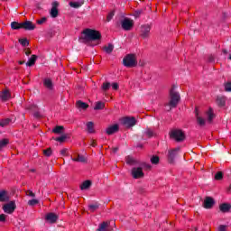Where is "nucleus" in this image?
I'll return each mask as SVG.
<instances>
[{
	"label": "nucleus",
	"mask_w": 231,
	"mask_h": 231,
	"mask_svg": "<svg viewBox=\"0 0 231 231\" xmlns=\"http://www.w3.org/2000/svg\"><path fill=\"white\" fill-rule=\"evenodd\" d=\"M79 41L89 46H98L102 42V33L100 31L87 28L81 32Z\"/></svg>",
	"instance_id": "f257e3e1"
},
{
	"label": "nucleus",
	"mask_w": 231,
	"mask_h": 231,
	"mask_svg": "<svg viewBox=\"0 0 231 231\" xmlns=\"http://www.w3.org/2000/svg\"><path fill=\"white\" fill-rule=\"evenodd\" d=\"M180 100L181 97H180V93L175 90V87H171L170 89V101L164 104V107L166 111H171V109H174L178 107V104H180Z\"/></svg>",
	"instance_id": "f03ea898"
},
{
	"label": "nucleus",
	"mask_w": 231,
	"mask_h": 231,
	"mask_svg": "<svg viewBox=\"0 0 231 231\" xmlns=\"http://www.w3.org/2000/svg\"><path fill=\"white\" fill-rule=\"evenodd\" d=\"M123 65L125 68H136L138 66V60H136V54H127L123 59Z\"/></svg>",
	"instance_id": "7ed1b4c3"
},
{
	"label": "nucleus",
	"mask_w": 231,
	"mask_h": 231,
	"mask_svg": "<svg viewBox=\"0 0 231 231\" xmlns=\"http://www.w3.org/2000/svg\"><path fill=\"white\" fill-rule=\"evenodd\" d=\"M170 138L177 142H184L186 136L182 130L174 129L170 132Z\"/></svg>",
	"instance_id": "20e7f679"
},
{
	"label": "nucleus",
	"mask_w": 231,
	"mask_h": 231,
	"mask_svg": "<svg viewBox=\"0 0 231 231\" xmlns=\"http://www.w3.org/2000/svg\"><path fill=\"white\" fill-rule=\"evenodd\" d=\"M121 27L125 32H131L133 28H134V20L131 18H125L124 20L121 21Z\"/></svg>",
	"instance_id": "39448f33"
},
{
	"label": "nucleus",
	"mask_w": 231,
	"mask_h": 231,
	"mask_svg": "<svg viewBox=\"0 0 231 231\" xmlns=\"http://www.w3.org/2000/svg\"><path fill=\"white\" fill-rule=\"evenodd\" d=\"M120 122L127 129H129V127L136 125V118L134 117L125 116L120 119Z\"/></svg>",
	"instance_id": "423d86ee"
},
{
	"label": "nucleus",
	"mask_w": 231,
	"mask_h": 231,
	"mask_svg": "<svg viewBox=\"0 0 231 231\" xmlns=\"http://www.w3.org/2000/svg\"><path fill=\"white\" fill-rule=\"evenodd\" d=\"M16 208L15 201H10L3 206V210L5 214H14Z\"/></svg>",
	"instance_id": "0eeeda50"
},
{
	"label": "nucleus",
	"mask_w": 231,
	"mask_h": 231,
	"mask_svg": "<svg viewBox=\"0 0 231 231\" xmlns=\"http://www.w3.org/2000/svg\"><path fill=\"white\" fill-rule=\"evenodd\" d=\"M150 35H151V25L149 24L142 25L140 30V37H142V39H149Z\"/></svg>",
	"instance_id": "6e6552de"
},
{
	"label": "nucleus",
	"mask_w": 231,
	"mask_h": 231,
	"mask_svg": "<svg viewBox=\"0 0 231 231\" xmlns=\"http://www.w3.org/2000/svg\"><path fill=\"white\" fill-rule=\"evenodd\" d=\"M50 14H51V17H52L53 19L59 17V2L57 1L52 2Z\"/></svg>",
	"instance_id": "1a4fd4ad"
},
{
	"label": "nucleus",
	"mask_w": 231,
	"mask_h": 231,
	"mask_svg": "<svg viewBox=\"0 0 231 231\" xmlns=\"http://www.w3.org/2000/svg\"><path fill=\"white\" fill-rule=\"evenodd\" d=\"M132 176L134 180H140V178H143V170L141 167L133 168L132 169Z\"/></svg>",
	"instance_id": "9d476101"
},
{
	"label": "nucleus",
	"mask_w": 231,
	"mask_h": 231,
	"mask_svg": "<svg viewBox=\"0 0 231 231\" xmlns=\"http://www.w3.org/2000/svg\"><path fill=\"white\" fill-rule=\"evenodd\" d=\"M179 152H180V148H175L169 151V153H168L169 163H174V158H176Z\"/></svg>",
	"instance_id": "9b49d317"
},
{
	"label": "nucleus",
	"mask_w": 231,
	"mask_h": 231,
	"mask_svg": "<svg viewBox=\"0 0 231 231\" xmlns=\"http://www.w3.org/2000/svg\"><path fill=\"white\" fill-rule=\"evenodd\" d=\"M45 219L46 221H48L49 223H55L56 221H58L59 219V216H57V214L55 213H48L46 216H45Z\"/></svg>",
	"instance_id": "f8f14e48"
},
{
	"label": "nucleus",
	"mask_w": 231,
	"mask_h": 231,
	"mask_svg": "<svg viewBox=\"0 0 231 231\" xmlns=\"http://www.w3.org/2000/svg\"><path fill=\"white\" fill-rule=\"evenodd\" d=\"M215 203L216 202L214 201V199H212V197H206L204 200V208H212Z\"/></svg>",
	"instance_id": "ddd939ff"
},
{
	"label": "nucleus",
	"mask_w": 231,
	"mask_h": 231,
	"mask_svg": "<svg viewBox=\"0 0 231 231\" xmlns=\"http://www.w3.org/2000/svg\"><path fill=\"white\" fill-rule=\"evenodd\" d=\"M22 29L23 30H35V24H33V23L30 22V21H25L23 23H22Z\"/></svg>",
	"instance_id": "4468645a"
},
{
	"label": "nucleus",
	"mask_w": 231,
	"mask_h": 231,
	"mask_svg": "<svg viewBox=\"0 0 231 231\" xmlns=\"http://www.w3.org/2000/svg\"><path fill=\"white\" fill-rule=\"evenodd\" d=\"M118 131H119L118 125H113L109 126L108 128H106V134L111 136V134H115V133H118Z\"/></svg>",
	"instance_id": "2eb2a0df"
},
{
	"label": "nucleus",
	"mask_w": 231,
	"mask_h": 231,
	"mask_svg": "<svg viewBox=\"0 0 231 231\" xmlns=\"http://www.w3.org/2000/svg\"><path fill=\"white\" fill-rule=\"evenodd\" d=\"M6 201H10V196H8V192L6 190L0 191V202L5 203Z\"/></svg>",
	"instance_id": "dca6fc26"
},
{
	"label": "nucleus",
	"mask_w": 231,
	"mask_h": 231,
	"mask_svg": "<svg viewBox=\"0 0 231 231\" xmlns=\"http://www.w3.org/2000/svg\"><path fill=\"white\" fill-rule=\"evenodd\" d=\"M230 209H231L230 203H223L219 206V210L224 214H226V212H230Z\"/></svg>",
	"instance_id": "f3484780"
},
{
	"label": "nucleus",
	"mask_w": 231,
	"mask_h": 231,
	"mask_svg": "<svg viewBox=\"0 0 231 231\" xmlns=\"http://www.w3.org/2000/svg\"><path fill=\"white\" fill-rule=\"evenodd\" d=\"M10 97L11 95L9 90H4L0 93V98L3 102H6Z\"/></svg>",
	"instance_id": "a211bd4d"
},
{
	"label": "nucleus",
	"mask_w": 231,
	"mask_h": 231,
	"mask_svg": "<svg viewBox=\"0 0 231 231\" xmlns=\"http://www.w3.org/2000/svg\"><path fill=\"white\" fill-rule=\"evenodd\" d=\"M217 105L218 106V107H225V106H226V97H218L217 98Z\"/></svg>",
	"instance_id": "6ab92c4d"
},
{
	"label": "nucleus",
	"mask_w": 231,
	"mask_h": 231,
	"mask_svg": "<svg viewBox=\"0 0 231 231\" xmlns=\"http://www.w3.org/2000/svg\"><path fill=\"white\" fill-rule=\"evenodd\" d=\"M43 86L47 88V89H53V81L51 79H45L43 80Z\"/></svg>",
	"instance_id": "aec40b11"
},
{
	"label": "nucleus",
	"mask_w": 231,
	"mask_h": 231,
	"mask_svg": "<svg viewBox=\"0 0 231 231\" xmlns=\"http://www.w3.org/2000/svg\"><path fill=\"white\" fill-rule=\"evenodd\" d=\"M37 61V55L32 54L29 60L26 62V66L32 67L35 65V62Z\"/></svg>",
	"instance_id": "412c9836"
},
{
	"label": "nucleus",
	"mask_w": 231,
	"mask_h": 231,
	"mask_svg": "<svg viewBox=\"0 0 231 231\" xmlns=\"http://www.w3.org/2000/svg\"><path fill=\"white\" fill-rule=\"evenodd\" d=\"M97 231H109V223L102 222L97 228Z\"/></svg>",
	"instance_id": "4be33fe9"
},
{
	"label": "nucleus",
	"mask_w": 231,
	"mask_h": 231,
	"mask_svg": "<svg viewBox=\"0 0 231 231\" xmlns=\"http://www.w3.org/2000/svg\"><path fill=\"white\" fill-rule=\"evenodd\" d=\"M125 162L127 165H136V163H138V162L134 160V158H133L131 155L125 157Z\"/></svg>",
	"instance_id": "5701e85b"
},
{
	"label": "nucleus",
	"mask_w": 231,
	"mask_h": 231,
	"mask_svg": "<svg viewBox=\"0 0 231 231\" xmlns=\"http://www.w3.org/2000/svg\"><path fill=\"white\" fill-rule=\"evenodd\" d=\"M76 106L78 107V109H88V107H89V105L79 100L78 102H76Z\"/></svg>",
	"instance_id": "b1692460"
},
{
	"label": "nucleus",
	"mask_w": 231,
	"mask_h": 231,
	"mask_svg": "<svg viewBox=\"0 0 231 231\" xmlns=\"http://www.w3.org/2000/svg\"><path fill=\"white\" fill-rule=\"evenodd\" d=\"M206 115L208 116V122H209V124H212V121L214 120V111L212 110V108H209L208 112H206Z\"/></svg>",
	"instance_id": "393cba45"
},
{
	"label": "nucleus",
	"mask_w": 231,
	"mask_h": 231,
	"mask_svg": "<svg viewBox=\"0 0 231 231\" xmlns=\"http://www.w3.org/2000/svg\"><path fill=\"white\" fill-rule=\"evenodd\" d=\"M71 160L73 162H79L81 163H84V162H86V158L80 154H78L77 156L74 155L73 157H71Z\"/></svg>",
	"instance_id": "a878e982"
},
{
	"label": "nucleus",
	"mask_w": 231,
	"mask_h": 231,
	"mask_svg": "<svg viewBox=\"0 0 231 231\" xmlns=\"http://www.w3.org/2000/svg\"><path fill=\"white\" fill-rule=\"evenodd\" d=\"M197 124L200 125V127H204V125L207 124V120L197 114Z\"/></svg>",
	"instance_id": "bb28decb"
},
{
	"label": "nucleus",
	"mask_w": 231,
	"mask_h": 231,
	"mask_svg": "<svg viewBox=\"0 0 231 231\" xmlns=\"http://www.w3.org/2000/svg\"><path fill=\"white\" fill-rule=\"evenodd\" d=\"M11 28L12 30H21L23 29V23L13 22L11 23Z\"/></svg>",
	"instance_id": "cd10ccee"
},
{
	"label": "nucleus",
	"mask_w": 231,
	"mask_h": 231,
	"mask_svg": "<svg viewBox=\"0 0 231 231\" xmlns=\"http://www.w3.org/2000/svg\"><path fill=\"white\" fill-rule=\"evenodd\" d=\"M91 187V180H85L80 185L81 190H87V189H89Z\"/></svg>",
	"instance_id": "c85d7f7f"
},
{
	"label": "nucleus",
	"mask_w": 231,
	"mask_h": 231,
	"mask_svg": "<svg viewBox=\"0 0 231 231\" xmlns=\"http://www.w3.org/2000/svg\"><path fill=\"white\" fill-rule=\"evenodd\" d=\"M104 51H106V53H113V50H115V46L111 43H109L108 45H106L104 48H103Z\"/></svg>",
	"instance_id": "c756f323"
},
{
	"label": "nucleus",
	"mask_w": 231,
	"mask_h": 231,
	"mask_svg": "<svg viewBox=\"0 0 231 231\" xmlns=\"http://www.w3.org/2000/svg\"><path fill=\"white\" fill-rule=\"evenodd\" d=\"M11 122H12V119L10 118L0 120V127H6V125H10Z\"/></svg>",
	"instance_id": "7c9ffc66"
},
{
	"label": "nucleus",
	"mask_w": 231,
	"mask_h": 231,
	"mask_svg": "<svg viewBox=\"0 0 231 231\" xmlns=\"http://www.w3.org/2000/svg\"><path fill=\"white\" fill-rule=\"evenodd\" d=\"M87 129H88V132L90 134L95 133V124H93V122H88Z\"/></svg>",
	"instance_id": "2f4dec72"
},
{
	"label": "nucleus",
	"mask_w": 231,
	"mask_h": 231,
	"mask_svg": "<svg viewBox=\"0 0 231 231\" xmlns=\"http://www.w3.org/2000/svg\"><path fill=\"white\" fill-rule=\"evenodd\" d=\"M105 107H106V104H105L104 102H102V101H98V102L96 104L94 109H95L96 111H98V110H100V109H104Z\"/></svg>",
	"instance_id": "473e14b6"
},
{
	"label": "nucleus",
	"mask_w": 231,
	"mask_h": 231,
	"mask_svg": "<svg viewBox=\"0 0 231 231\" xmlns=\"http://www.w3.org/2000/svg\"><path fill=\"white\" fill-rule=\"evenodd\" d=\"M10 143V141L8 139H3L0 141V152L3 151Z\"/></svg>",
	"instance_id": "72a5a7b5"
},
{
	"label": "nucleus",
	"mask_w": 231,
	"mask_h": 231,
	"mask_svg": "<svg viewBox=\"0 0 231 231\" xmlns=\"http://www.w3.org/2000/svg\"><path fill=\"white\" fill-rule=\"evenodd\" d=\"M64 131V126L62 125H57L55 128H53L52 133L55 134H60Z\"/></svg>",
	"instance_id": "f704fd0d"
},
{
	"label": "nucleus",
	"mask_w": 231,
	"mask_h": 231,
	"mask_svg": "<svg viewBox=\"0 0 231 231\" xmlns=\"http://www.w3.org/2000/svg\"><path fill=\"white\" fill-rule=\"evenodd\" d=\"M19 42L22 46H23V48H26V46H30V42H28V39L26 38L19 39Z\"/></svg>",
	"instance_id": "c9c22d12"
},
{
	"label": "nucleus",
	"mask_w": 231,
	"mask_h": 231,
	"mask_svg": "<svg viewBox=\"0 0 231 231\" xmlns=\"http://www.w3.org/2000/svg\"><path fill=\"white\" fill-rule=\"evenodd\" d=\"M52 154H53V151L51 150V148H47L43 150V156L50 158V156H51Z\"/></svg>",
	"instance_id": "e433bc0d"
},
{
	"label": "nucleus",
	"mask_w": 231,
	"mask_h": 231,
	"mask_svg": "<svg viewBox=\"0 0 231 231\" xmlns=\"http://www.w3.org/2000/svg\"><path fill=\"white\" fill-rule=\"evenodd\" d=\"M151 162L153 164V165H158L160 163V157L158 155H153L152 158H151Z\"/></svg>",
	"instance_id": "4c0bfd02"
},
{
	"label": "nucleus",
	"mask_w": 231,
	"mask_h": 231,
	"mask_svg": "<svg viewBox=\"0 0 231 231\" xmlns=\"http://www.w3.org/2000/svg\"><path fill=\"white\" fill-rule=\"evenodd\" d=\"M69 5L71 8H80V6H82L80 2H69Z\"/></svg>",
	"instance_id": "58836bf2"
},
{
	"label": "nucleus",
	"mask_w": 231,
	"mask_h": 231,
	"mask_svg": "<svg viewBox=\"0 0 231 231\" xmlns=\"http://www.w3.org/2000/svg\"><path fill=\"white\" fill-rule=\"evenodd\" d=\"M88 208L90 210V212H95V210H98V204H90L88 205Z\"/></svg>",
	"instance_id": "ea45409f"
},
{
	"label": "nucleus",
	"mask_w": 231,
	"mask_h": 231,
	"mask_svg": "<svg viewBox=\"0 0 231 231\" xmlns=\"http://www.w3.org/2000/svg\"><path fill=\"white\" fill-rule=\"evenodd\" d=\"M145 134L148 138H152V136H154V132L151 128H147Z\"/></svg>",
	"instance_id": "a19ab883"
},
{
	"label": "nucleus",
	"mask_w": 231,
	"mask_h": 231,
	"mask_svg": "<svg viewBox=\"0 0 231 231\" xmlns=\"http://www.w3.org/2000/svg\"><path fill=\"white\" fill-rule=\"evenodd\" d=\"M28 205H30V207H35V205H39V200L36 199H32L28 201Z\"/></svg>",
	"instance_id": "79ce46f5"
},
{
	"label": "nucleus",
	"mask_w": 231,
	"mask_h": 231,
	"mask_svg": "<svg viewBox=\"0 0 231 231\" xmlns=\"http://www.w3.org/2000/svg\"><path fill=\"white\" fill-rule=\"evenodd\" d=\"M111 88V83L109 82H105L102 85V89L103 91H108V89Z\"/></svg>",
	"instance_id": "37998d69"
},
{
	"label": "nucleus",
	"mask_w": 231,
	"mask_h": 231,
	"mask_svg": "<svg viewBox=\"0 0 231 231\" xmlns=\"http://www.w3.org/2000/svg\"><path fill=\"white\" fill-rule=\"evenodd\" d=\"M66 138H68V136L66 134H64V135H61L60 137H57L55 139V141L60 142V143H62L66 142Z\"/></svg>",
	"instance_id": "c03bdc74"
},
{
	"label": "nucleus",
	"mask_w": 231,
	"mask_h": 231,
	"mask_svg": "<svg viewBox=\"0 0 231 231\" xmlns=\"http://www.w3.org/2000/svg\"><path fill=\"white\" fill-rule=\"evenodd\" d=\"M215 180L217 181L223 180V171H217L215 175Z\"/></svg>",
	"instance_id": "a18cd8bd"
},
{
	"label": "nucleus",
	"mask_w": 231,
	"mask_h": 231,
	"mask_svg": "<svg viewBox=\"0 0 231 231\" xmlns=\"http://www.w3.org/2000/svg\"><path fill=\"white\" fill-rule=\"evenodd\" d=\"M224 88L225 91H231V81H227L226 83H225Z\"/></svg>",
	"instance_id": "49530a36"
},
{
	"label": "nucleus",
	"mask_w": 231,
	"mask_h": 231,
	"mask_svg": "<svg viewBox=\"0 0 231 231\" xmlns=\"http://www.w3.org/2000/svg\"><path fill=\"white\" fill-rule=\"evenodd\" d=\"M46 21H48V19L46 17H42V19L37 20V24H44Z\"/></svg>",
	"instance_id": "de8ad7c7"
},
{
	"label": "nucleus",
	"mask_w": 231,
	"mask_h": 231,
	"mask_svg": "<svg viewBox=\"0 0 231 231\" xmlns=\"http://www.w3.org/2000/svg\"><path fill=\"white\" fill-rule=\"evenodd\" d=\"M114 15H115V13H113V12H111L107 14V16H106L107 23H109V21H111V19H113Z\"/></svg>",
	"instance_id": "09e8293b"
},
{
	"label": "nucleus",
	"mask_w": 231,
	"mask_h": 231,
	"mask_svg": "<svg viewBox=\"0 0 231 231\" xmlns=\"http://www.w3.org/2000/svg\"><path fill=\"white\" fill-rule=\"evenodd\" d=\"M216 60V58L214 55L210 54L208 56V62H214Z\"/></svg>",
	"instance_id": "8fccbe9b"
},
{
	"label": "nucleus",
	"mask_w": 231,
	"mask_h": 231,
	"mask_svg": "<svg viewBox=\"0 0 231 231\" xmlns=\"http://www.w3.org/2000/svg\"><path fill=\"white\" fill-rule=\"evenodd\" d=\"M33 116L34 118H38V119L42 118V115H41V112L39 111L34 112Z\"/></svg>",
	"instance_id": "3c124183"
},
{
	"label": "nucleus",
	"mask_w": 231,
	"mask_h": 231,
	"mask_svg": "<svg viewBox=\"0 0 231 231\" xmlns=\"http://www.w3.org/2000/svg\"><path fill=\"white\" fill-rule=\"evenodd\" d=\"M60 155L61 156H68V149L64 148L60 151Z\"/></svg>",
	"instance_id": "603ef678"
},
{
	"label": "nucleus",
	"mask_w": 231,
	"mask_h": 231,
	"mask_svg": "<svg viewBox=\"0 0 231 231\" xmlns=\"http://www.w3.org/2000/svg\"><path fill=\"white\" fill-rule=\"evenodd\" d=\"M6 221V215L1 214L0 215V223H5Z\"/></svg>",
	"instance_id": "864d4df0"
},
{
	"label": "nucleus",
	"mask_w": 231,
	"mask_h": 231,
	"mask_svg": "<svg viewBox=\"0 0 231 231\" xmlns=\"http://www.w3.org/2000/svg\"><path fill=\"white\" fill-rule=\"evenodd\" d=\"M26 196H30L31 198H35V193H33V191L32 190H27Z\"/></svg>",
	"instance_id": "5fc2aeb1"
},
{
	"label": "nucleus",
	"mask_w": 231,
	"mask_h": 231,
	"mask_svg": "<svg viewBox=\"0 0 231 231\" xmlns=\"http://www.w3.org/2000/svg\"><path fill=\"white\" fill-rule=\"evenodd\" d=\"M218 231H226V226L225 225H220L218 226Z\"/></svg>",
	"instance_id": "6e6d98bb"
},
{
	"label": "nucleus",
	"mask_w": 231,
	"mask_h": 231,
	"mask_svg": "<svg viewBox=\"0 0 231 231\" xmlns=\"http://www.w3.org/2000/svg\"><path fill=\"white\" fill-rule=\"evenodd\" d=\"M118 88H119L118 83H113L112 84V88L115 89V91H117Z\"/></svg>",
	"instance_id": "4d7b16f0"
},
{
	"label": "nucleus",
	"mask_w": 231,
	"mask_h": 231,
	"mask_svg": "<svg viewBox=\"0 0 231 231\" xmlns=\"http://www.w3.org/2000/svg\"><path fill=\"white\" fill-rule=\"evenodd\" d=\"M24 51H25V55H27V57L30 56V55H32V50H30V49H25Z\"/></svg>",
	"instance_id": "13d9d810"
},
{
	"label": "nucleus",
	"mask_w": 231,
	"mask_h": 231,
	"mask_svg": "<svg viewBox=\"0 0 231 231\" xmlns=\"http://www.w3.org/2000/svg\"><path fill=\"white\" fill-rule=\"evenodd\" d=\"M92 147H97V140H92L91 144Z\"/></svg>",
	"instance_id": "bf43d9fd"
},
{
	"label": "nucleus",
	"mask_w": 231,
	"mask_h": 231,
	"mask_svg": "<svg viewBox=\"0 0 231 231\" xmlns=\"http://www.w3.org/2000/svg\"><path fill=\"white\" fill-rule=\"evenodd\" d=\"M144 165V167H145V169H147V171H151V169H152V166H151V164H143Z\"/></svg>",
	"instance_id": "052dcab7"
},
{
	"label": "nucleus",
	"mask_w": 231,
	"mask_h": 231,
	"mask_svg": "<svg viewBox=\"0 0 231 231\" xmlns=\"http://www.w3.org/2000/svg\"><path fill=\"white\" fill-rule=\"evenodd\" d=\"M195 116L198 118L199 116V111L198 110V107L195 108Z\"/></svg>",
	"instance_id": "680f3d73"
},
{
	"label": "nucleus",
	"mask_w": 231,
	"mask_h": 231,
	"mask_svg": "<svg viewBox=\"0 0 231 231\" xmlns=\"http://www.w3.org/2000/svg\"><path fill=\"white\" fill-rule=\"evenodd\" d=\"M142 15V11H135V17H140Z\"/></svg>",
	"instance_id": "e2e57ef3"
},
{
	"label": "nucleus",
	"mask_w": 231,
	"mask_h": 231,
	"mask_svg": "<svg viewBox=\"0 0 231 231\" xmlns=\"http://www.w3.org/2000/svg\"><path fill=\"white\" fill-rule=\"evenodd\" d=\"M118 152V147L113 148V152Z\"/></svg>",
	"instance_id": "0e129e2a"
},
{
	"label": "nucleus",
	"mask_w": 231,
	"mask_h": 231,
	"mask_svg": "<svg viewBox=\"0 0 231 231\" xmlns=\"http://www.w3.org/2000/svg\"><path fill=\"white\" fill-rule=\"evenodd\" d=\"M18 64L23 65V64H24V61L20 60V61H18Z\"/></svg>",
	"instance_id": "69168bd1"
},
{
	"label": "nucleus",
	"mask_w": 231,
	"mask_h": 231,
	"mask_svg": "<svg viewBox=\"0 0 231 231\" xmlns=\"http://www.w3.org/2000/svg\"><path fill=\"white\" fill-rule=\"evenodd\" d=\"M222 51H223V53H224L225 55H226V53H228V51H226V50H225V49H224Z\"/></svg>",
	"instance_id": "338daca9"
},
{
	"label": "nucleus",
	"mask_w": 231,
	"mask_h": 231,
	"mask_svg": "<svg viewBox=\"0 0 231 231\" xmlns=\"http://www.w3.org/2000/svg\"><path fill=\"white\" fill-rule=\"evenodd\" d=\"M227 190H228V192H231V184L229 185Z\"/></svg>",
	"instance_id": "774afa93"
}]
</instances>
